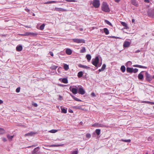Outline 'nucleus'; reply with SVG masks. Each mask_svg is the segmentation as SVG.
<instances>
[{"instance_id":"1","label":"nucleus","mask_w":154,"mask_h":154,"mask_svg":"<svg viewBox=\"0 0 154 154\" xmlns=\"http://www.w3.org/2000/svg\"><path fill=\"white\" fill-rule=\"evenodd\" d=\"M102 10L106 12H109L110 11V9L106 3L105 2H103L102 7Z\"/></svg>"},{"instance_id":"2","label":"nucleus","mask_w":154,"mask_h":154,"mask_svg":"<svg viewBox=\"0 0 154 154\" xmlns=\"http://www.w3.org/2000/svg\"><path fill=\"white\" fill-rule=\"evenodd\" d=\"M74 87L75 88H73L72 86H70L69 89L74 94H75L78 93L77 89L76 86H74Z\"/></svg>"},{"instance_id":"3","label":"nucleus","mask_w":154,"mask_h":154,"mask_svg":"<svg viewBox=\"0 0 154 154\" xmlns=\"http://www.w3.org/2000/svg\"><path fill=\"white\" fill-rule=\"evenodd\" d=\"M92 4L93 6L96 8H99L100 5V2L98 0H94Z\"/></svg>"},{"instance_id":"4","label":"nucleus","mask_w":154,"mask_h":154,"mask_svg":"<svg viewBox=\"0 0 154 154\" xmlns=\"http://www.w3.org/2000/svg\"><path fill=\"white\" fill-rule=\"evenodd\" d=\"M72 40L73 42L78 43H85V40L83 39L74 38Z\"/></svg>"},{"instance_id":"5","label":"nucleus","mask_w":154,"mask_h":154,"mask_svg":"<svg viewBox=\"0 0 154 154\" xmlns=\"http://www.w3.org/2000/svg\"><path fill=\"white\" fill-rule=\"evenodd\" d=\"M99 61V59L98 57H96L94 60H92V63L96 67H97Z\"/></svg>"},{"instance_id":"6","label":"nucleus","mask_w":154,"mask_h":154,"mask_svg":"<svg viewBox=\"0 0 154 154\" xmlns=\"http://www.w3.org/2000/svg\"><path fill=\"white\" fill-rule=\"evenodd\" d=\"M145 76L146 79L147 81L150 82L152 80V76L147 72H146Z\"/></svg>"},{"instance_id":"7","label":"nucleus","mask_w":154,"mask_h":154,"mask_svg":"<svg viewBox=\"0 0 154 154\" xmlns=\"http://www.w3.org/2000/svg\"><path fill=\"white\" fill-rule=\"evenodd\" d=\"M93 127H105L106 126L102 124H99L98 123H96L92 125Z\"/></svg>"},{"instance_id":"8","label":"nucleus","mask_w":154,"mask_h":154,"mask_svg":"<svg viewBox=\"0 0 154 154\" xmlns=\"http://www.w3.org/2000/svg\"><path fill=\"white\" fill-rule=\"evenodd\" d=\"M148 14L149 16L152 18H154V9L148 12Z\"/></svg>"},{"instance_id":"9","label":"nucleus","mask_w":154,"mask_h":154,"mask_svg":"<svg viewBox=\"0 0 154 154\" xmlns=\"http://www.w3.org/2000/svg\"><path fill=\"white\" fill-rule=\"evenodd\" d=\"M79 94H84L85 93V91L82 87L79 88L78 92Z\"/></svg>"},{"instance_id":"10","label":"nucleus","mask_w":154,"mask_h":154,"mask_svg":"<svg viewBox=\"0 0 154 154\" xmlns=\"http://www.w3.org/2000/svg\"><path fill=\"white\" fill-rule=\"evenodd\" d=\"M130 42L128 41H125L123 44V46L124 48H127L130 46Z\"/></svg>"},{"instance_id":"11","label":"nucleus","mask_w":154,"mask_h":154,"mask_svg":"<svg viewBox=\"0 0 154 154\" xmlns=\"http://www.w3.org/2000/svg\"><path fill=\"white\" fill-rule=\"evenodd\" d=\"M59 81H61L62 82L64 83H68V79L67 78H64L63 79L60 78L59 79Z\"/></svg>"},{"instance_id":"12","label":"nucleus","mask_w":154,"mask_h":154,"mask_svg":"<svg viewBox=\"0 0 154 154\" xmlns=\"http://www.w3.org/2000/svg\"><path fill=\"white\" fill-rule=\"evenodd\" d=\"M40 148L39 147H38L35 148L32 152V154H36L37 152L39 150Z\"/></svg>"},{"instance_id":"13","label":"nucleus","mask_w":154,"mask_h":154,"mask_svg":"<svg viewBox=\"0 0 154 154\" xmlns=\"http://www.w3.org/2000/svg\"><path fill=\"white\" fill-rule=\"evenodd\" d=\"M55 11H66V10L62 8H55L54 9Z\"/></svg>"},{"instance_id":"14","label":"nucleus","mask_w":154,"mask_h":154,"mask_svg":"<svg viewBox=\"0 0 154 154\" xmlns=\"http://www.w3.org/2000/svg\"><path fill=\"white\" fill-rule=\"evenodd\" d=\"M66 52L67 54L70 55L72 53V50L69 48H67L66 50Z\"/></svg>"},{"instance_id":"15","label":"nucleus","mask_w":154,"mask_h":154,"mask_svg":"<svg viewBox=\"0 0 154 154\" xmlns=\"http://www.w3.org/2000/svg\"><path fill=\"white\" fill-rule=\"evenodd\" d=\"M78 66L80 67L84 68L86 69H88L90 68V67L88 66L85 65H83L80 64H79L78 65Z\"/></svg>"},{"instance_id":"16","label":"nucleus","mask_w":154,"mask_h":154,"mask_svg":"<svg viewBox=\"0 0 154 154\" xmlns=\"http://www.w3.org/2000/svg\"><path fill=\"white\" fill-rule=\"evenodd\" d=\"M23 47L21 45L18 46L16 47V49L17 51H20L22 50Z\"/></svg>"},{"instance_id":"17","label":"nucleus","mask_w":154,"mask_h":154,"mask_svg":"<svg viewBox=\"0 0 154 154\" xmlns=\"http://www.w3.org/2000/svg\"><path fill=\"white\" fill-rule=\"evenodd\" d=\"M134 67H139L140 68H144V69H146L147 67L143 66L141 65H135L133 66Z\"/></svg>"},{"instance_id":"18","label":"nucleus","mask_w":154,"mask_h":154,"mask_svg":"<svg viewBox=\"0 0 154 154\" xmlns=\"http://www.w3.org/2000/svg\"><path fill=\"white\" fill-rule=\"evenodd\" d=\"M60 2L59 1H48L44 3V4H51V3H59Z\"/></svg>"},{"instance_id":"19","label":"nucleus","mask_w":154,"mask_h":154,"mask_svg":"<svg viewBox=\"0 0 154 154\" xmlns=\"http://www.w3.org/2000/svg\"><path fill=\"white\" fill-rule=\"evenodd\" d=\"M133 68L127 67L126 71L128 72L132 73Z\"/></svg>"},{"instance_id":"20","label":"nucleus","mask_w":154,"mask_h":154,"mask_svg":"<svg viewBox=\"0 0 154 154\" xmlns=\"http://www.w3.org/2000/svg\"><path fill=\"white\" fill-rule=\"evenodd\" d=\"M35 134V133L33 132H31L30 133H27L25 135V136H32L33 135Z\"/></svg>"},{"instance_id":"21","label":"nucleus","mask_w":154,"mask_h":154,"mask_svg":"<svg viewBox=\"0 0 154 154\" xmlns=\"http://www.w3.org/2000/svg\"><path fill=\"white\" fill-rule=\"evenodd\" d=\"M138 78L140 80H142L143 79V75L141 73V72L139 73L138 75Z\"/></svg>"},{"instance_id":"22","label":"nucleus","mask_w":154,"mask_h":154,"mask_svg":"<svg viewBox=\"0 0 154 154\" xmlns=\"http://www.w3.org/2000/svg\"><path fill=\"white\" fill-rule=\"evenodd\" d=\"M14 135L11 136L9 134L7 135V137L10 141L12 140L13 138L14 137Z\"/></svg>"},{"instance_id":"23","label":"nucleus","mask_w":154,"mask_h":154,"mask_svg":"<svg viewBox=\"0 0 154 154\" xmlns=\"http://www.w3.org/2000/svg\"><path fill=\"white\" fill-rule=\"evenodd\" d=\"M83 75V73L82 71L79 72L77 75V76L79 78H80Z\"/></svg>"},{"instance_id":"24","label":"nucleus","mask_w":154,"mask_h":154,"mask_svg":"<svg viewBox=\"0 0 154 154\" xmlns=\"http://www.w3.org/2000/svg\"><path fill=\"white\" fill-rule=\"evenodd\" d=\"M131 3L133 5L136 6H138V4L136 2L135 0H131Z\"/></svg>"},{"instance_id":"25","label":"nucleus","mask_w":154,"mask_h":154,"mask_svg":"<svg viewBox=\"0 0 154 154\" xmlns=\"http://www.w3.org/2000/svg\"><path fill=\"white\" fill-rule=\"evenodd\" d=\"M120 69L122 71L124 72L125 71V67L124 66H121Z\"/></svg>"},{"instance_id":"26","label":"nucleus","mask_w":154,"mask_h":154,"mask_svg":"<svg viewBox=\"0 0 154 154\" xmlns=\"http://www.w3.org/2000/svg\"><path fill=\"white\" fill-rule=\"evenodd\" d=\"M86 58L88 61H89L91 59V56L90 54H88L86 55Z\"/></svg>"},{"instance_id":"27","label":"nucleus","mask_w":154,"mask_h":154,"mask_svg":"<svg viewBox=\"0 0 154 154\" xmlns=\"http://www.w3.org/2000/svg\"><path fill=\"white\" fill-rule=\"evenodd\" d=\"M104 32L105 33L106 35H108L109 33V32L108 29L106 28H105L104 29Z\"/></svg>"},{"instance_id":"28","label":"nucleus","mask_w":154,"mask_h":154,"mask_svg":"<svg viewBox=\"0 0 154 154\" xmlns=\"http://www.w3.org/2000/svg\"><path fill=\"white\" fill-rule=\"evenodd\" d=\"M100 129H97L95 130V133H96V134L99 135L100 134Z\"/></svg>"},{"instance_id":"29","label":"nucleus","mask_w":154,"mask_h":154,"mask_svg":"<svg viewBox=\"0 0 154 154\" xmlns=\"http://www.w3.org/2000/svg\"><path fill=\"white\" fill-rule=\"evenodd\" d=\"M5 130L2 128H0V134H3L5 133Z\"/></svg>"},{"instance_id":"30","label":"nucleus","mask_w":154,"mask_h":154,"mask_svg":"<svg viewBox=\"0 0 154 154\" xmlns=\"http://www.w3.org/2000/svg\"><path fill=\"white\" fill-rule=\"evenodd\" d=\"M121 140L122 141L127 142V143H130L131 142V140L130 139L128 140H124L123 139H122Z\"/></svg>"},{"instance_id":"31","label":"nucleus","mask_w":154,"mask_h":154,"mask_svg":"<svg viewBox=\"0 0 154 154\" xmlns=\"http://www.w3.org/2000/svg\"><path fill=\"white\" fill-rule=\"evenodd\" d=\"M86 51V49L85 47H83L82 49L80 50V52L81 53H84Z\"/></svg>"},{"instance_id":"32","label":"nucleus","mask_w":154,"mask_h":154,"mask_svg":"<svg viewBox=\"0 0 154 154\" xmlns=\"http://www.w3.org/2000/svg\"><path fill=\"white\" fill-rule=\"evenodd\" d=\"M61 112H62L64 113H66L67 112V110L66 109H65L64 108H61Z\"/></svg>"},{"instance_id":"33","label":"nucleus","mask_w":154,"mask_h":154,"mask_svg":"<svg viewBox=\"0 0 154 154\" xmlns=\"http://www.w3.org/2000/svg\"><path fill=\"white\" fill-rule=\"evenodd\" d=\"M60 145H59L52 144L51 145H48L47 146L49 147H58L60 146Z\"/></svg>"},{"instance_id":"34","label":"nucleus","mask_w":154,"mask_h":154,"mask_svg":"<svg viewBox=\"0 0 154 154\" xmlns=\"http://www.w3.org/2000/svg\"><path fill=\"white\" fill-rule=\"evenodd\" d=\"M64 68L66 70H67L69 68V66L66 64H65L64 66Z\"/></svg>"},{"instance_id":"35","label":"nucleus","mask_w":154,"mask_h":154,"mask_svg":"<svg viewBox=\"0 0 154 154\" xmlns=\"http://www.w3.org/2000/svg\"><path fill=\"white\" fill-rule=\"evenodd\" d=\"M72 97H73V98L76 101H81V100L78 99V98L75 97L74 96H73L72 95Z\"/></svg>"},{"instance_id":"36","label":"nucleus","mask_w":154,"mask_h":154,"mask_svg":"<svg viewBox=\"0 0 154 154\" xmlns=\"http://www.w3.org/2000/svg\"><path fill=\"white\" fill-rule=\"evenodd\" d=\"M73 108L78 109H82L81 106H74Z\"/></svg>"},{"instance_id":"37","label":"nucleus","mask_w":154,"mask_h":154,"mask_svg":"<svg viewBox=\"0 0 154 154\" xmlns=\"http://www.w3.org/2000/svg\"><path fill=\"white\" fill-rule=\"evenodd\" d=\"M45 25L44 23L40 27V30H42L44 29Z\"/></svg>"},{"instance_id":"38","label":"nucleus","mask_w":154,"mask_h":154,"mask_svg":"<svg viewBox=\"0 0 154 154\" xmlns=\"http://www.w3.org/2000/svg\"><path fill=\"white\" fill-rule=\"evenodd\" d=\"M138 71V69L137 68L133 69V68L132 72L136 73Z\"/></svg>"},{"instance_id":"39","label":"nucleus","mask_w":154,"mask_h":154,"mask_svg":"<svg viewBox=\"0 0 154 154\" xmlns=\"http://www.w3.org/2000/svg\"><path fill=\"white\" fill-rule=\"evenodd\" d=\"M58 67L57 66H52L50 68L51 69L55 70Z\"/></svg>"},{"instance_id":"40","label":"nucleus","mask_w":154,"mask_h":154,"mask_svg":"<svg viewBox=\"0 0 154 154\" xmlns=\"http://www.w3.org/2000/svg\"><path fill=\"white\" fill-rule=\"evenodd\" d=\"M105 22L107 24L112 26L111 23L108 20H105Z\"/></svg>"},{"instance_id":"41","label":"nucleus","mask_w":154,"mask_h":154,"mask_svg":"<svg viewBox=\"0 0 154 154\" xmlns=\"http://www.w3.org/2000/svg\"><path fill=\"white\" fill-rule=\"evenodd\" d=\"M57 130H50L49 131V132L51 133H55L57 131Z\"/></svg>"},{"instance_id":"42","label":"nucleus","mask_w":154,"mask_h":154,"mask_svg":"<svg viewBox=\"0 0 154 154\" xmlns=\"http://www.w3.org/2000/svg\"><path fill=\"white\" fill-rule=\"evenodd\" d=\"M144 102L146 103H150L154 104V103L148 101H144Z\"/></svg>"},{"instance_id":"43","label":"nucleus","mask_w":154,"mask_h":154,"mask_svg":"<svg viewBox=\"0 0 154 154\" xmlns=\"http://www.w3.org/2000/svg\"><path fill=\"white\" fill-rule=\"evenodd\" d=\"M31 33L30 32H26L25 33V34H22L21 35H30Z\"/></svg>"},{"instance_id":"44","label":"nucleus","mask_w":154,"mask_h":154,"mask_svg":"<svg viewBox=\"0 0 154 154\" xmlns=\"http://www.w3.org/2000/svg\"><path fill=\"white\" fill-rule=\"evenodd\" d=\"M121 24L124 26H126L127 25V24L124 22H122Z\"/></svg>"},{"instance_id":"45","label":"nucleus","mask_w":154,"mask_h":154,"mask_svg":"<svg viewBox=\"0 0 154 154\" xmlns=\"http://www.w3.org/2000/svg\"><path fill=\"white\" fill-rule=\"evenodd\" d=\"M106 67V64H103L101 68L102 69H103V70H104V69H105Z\"/></svg>"},{"instance_id":"46","label":"nucleus","mask_w":154,"mask_h":154,"mask_svg":"<svg viewBox=\"0 0 154 154\" xmlns=\"http://www.w3.org/2000/svg\"><path fill=\"white\" fill-rule=\"evenodd\" d=\"M66 1L67 2H76V1L75 0H66Z\"/></svg>"},{"instance_id":"47","label":"nucleus","mask_w":154,"mask_h":154,"mask_svg":"<svg viewBox=\"0 0 154 154\" xmlns=\"http://www.w3.org/2000/svg\"><path fill=\"white\" fill-rule=\"evenodd\" d=\"M78 151H73L72 152L71 154H78Z\"/></svg>"},{"instance_id":"48","label":"nucleus","mask_w":154,"mask_h":154,"mask_svg":"<svg viewBox=\"0 0 154 154\" xmlns=\"http://www.w3.org/2000/svg\"><path fill=\"white\" fill-rule=\"evenodd\" d=\"M86 137L87 138H89L91 137V135L90 134H87L86 135Z\"/></svg>"},{"instance_id":"49","label":"nucleus","mask_w":154,"mask_h":154,"mask_svg":"<svg viewBox=\"0 0 154 154\" xmlns=\"http://www.w3.org/2000/svg\"><path fill=\"white\" fill-rule=\"evenodd\" d=\"M16 92L17 93H18L20 91V87H18L16 89Z\"/></svg>"},{"instance_id":"50","label":"nucleus","mask_w":154,"mask_h":154,"mask_svg":"<svg viewBox=\"0 0 154 154\" xmlns=\"http://www.w3.org/2000/svg\"><path fill=\"white\" fill-rule=\"evenodd\" d=\"M33 105L34 106L36 107L38 106V105L37 103H32Z\"/></svg>"},{"instance_id":"51","label":"nucleus","mask_w":154,"mask_h":154,"mask_svg":"<svg viewBox=\"0 0 154 154\" xmlns=\"http://www.w3.org/2000/svg\"><path fill=\"white\" fill-rule=\"evenodd\" d=\"M49 54H50V55L52 57L53 56H54V54H53V53L52 52H51V51H50L49 52Z\"/></svg>"},{"instance_id":"52","label":"nucleus","mask_w":154,"mask_h":154,"mask_svg":"<svg viewBox=\"0 0 154 154\" xmlns=\"http://www.w3.org/2000/svg\"><path fill=\"white\" fill-rule=\"evenodd\" d=\"M32 35H34V36H35L36 35H37V34L36 33H31V34Z\"/></svg>"},{"instance_id":"53","label":"nucleus","mask_w":154,"mask_h":154,"mask_svg":"<svg viewBox=\"0 0 154 154\" xmlns=\"http://www.w3.org/2000/svg\"><path fill=\"white\" fill-rule=\"evenodd\" d=\"M2 140L4 142H6L7 141V139L6 138H2Z\"/></svg>"},{"instance_id":"54","label":"nucleus","mask_w":154,"mask_h":154,"mask_svg":"<svg viewBox=\"0 0 154 154\" xmlns=\"http://www.w3.org/2000/svg\"><path fill=\"white\" fill-rule=\"evenodd\" d=\"M140 51V50H137V51H136L135 52V53H138V52H139Z\"/></svg>"},{"instance_id":"55","label":"nucleus","mask_w":154,"mask_h":154,"mask_svg":"<svg viewBox=\"0 0 154 154\" xmlns=\"http://www.w3.org/2000/svg\"><path fill=\"white\" fill-rule=\"evenodd\" d=\"M25 10L28 12H29V10L27 8H26Z\"/></svg>"},{"instance_id":"56","label":"nucleus","mask_w":154,"mask_h":154,"mask_svg":"<svg viewBox=\"0 0 154 154\" xmlns=\"http://www.w3.org/2000/svg\"><path fill=\"white\" fill-rule=\"evenodd\" d=\"M3 103V101L0 99V104L2 103Z\"/></svg>"},{"instance_id":"57","label":"nucleus","mask_w":154,"mask_h":154,"mask_svg":"<svg viewBox=\"0 0 154 154\" xmlns=\"http://www.w3.org/2000/svg\"><path fill=\"white\" fill-rule=\"evenodd\" d=\"M103 71V69H102V68H101V69H99V72H101L102 71Z\"/></svg>"},{"instance_id":"58","label":"nucleus","mask_w":154,"mask_h":154,"mask_svg":"<svg viewBox=\"0 0 154 154\" xmlns=\"http://www.w3.org/2000/svg\"><path fill=\"white\" fill-rule=\"evenodd\" d=\"M69 112L71 113H73V111L71 109L69 110Z\"/></svg>"},{"instance_id":"59","label":"nucleus","mask_w":154,"mask_h":154,"mask_svg":"<svg viewBox=\"0 0 154 154\" xmlns=\"http://www.w3.org/2000/svg\"><path fill=\"white\" fill-rule=\"evenodd\" d=\"M62 96H61L60 95L59 96V100H61V98H62Z\"/></svg>"},{"instance_id":"60","label":"nucleus","mask_w":154,"mask_h":154,"mask_svg":"<svg viewBox=\"0 0 154 154\" xmlns=\"http://www.w3.org/2000/svg\"><path fill=\"white\" fill-rule=\"evenodd\" d=\"M91 94L93 96H95V94L94 93H92Z\"/></svg>"},{"instance_id":"61","label":"nucleus","mask_w":154,"mask_h":154,"mask_svg":"<svg viewBox=\"0 0 154 154\" xmlns=\"http://www.w3.org/2000/svg\"><path fill=\"white\" fill-rule=\"evenodd\" d=\"M35 146V145H32V146H29L28 147H27L28 148H30V147H32V146Z\"/></svg>"},{"instance_id":"62","label":"nucleus","mask_w":154,"mask_h":154,"mask_svg":"<svg viewBox=\"0 0 154 154\" xmlns=\"http://www.w3.org/2000/svg\"><path fill=\"white\" fill-rule=\"evenodd\" d=\"M134 22H135V20L134 19H133L132 20V23H134Z\"/></svg>"},{"instance_id":"63","label":"nucleus","mask_w":154,"mask_h":154,"mask_svg":"<svg viewBox=\"0 0 154 154\" xmlns=\"http://www.w3.org/2000/svg\"><path fill=\"white\" fill-rule=\"evenodd\" d=\"M144 1H145V2H149V0H144Z\"/></svg>"},{"instance_id":"64","label":"nucleus","mask_w":154,"mask_h":154,"mask_svg":"<svg viewBox=\"0 0 154 154\" xmlns=\"http://www.w3.org/2000/svg\"><path fill=\"white\" fill-rule=\"evenodd\" d=\"M120 0H115V1L116 2H119Z\"/></svg>"}]
</instances>
